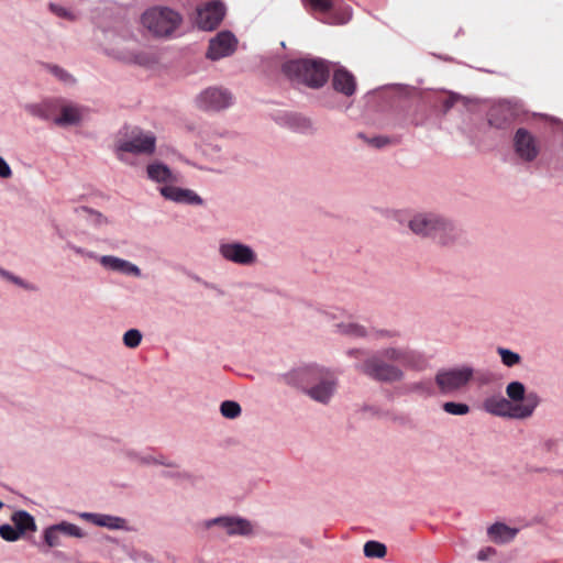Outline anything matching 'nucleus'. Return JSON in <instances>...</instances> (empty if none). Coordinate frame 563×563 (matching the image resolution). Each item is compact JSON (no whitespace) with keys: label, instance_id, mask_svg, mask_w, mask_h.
<instances>
[{"label":"nucleus","instance_id":"obj_36","mask_svg":"<svg viewBox=\"0 0 563 563\" xmlns=\"http://www.w3.org/2000/svg\"><path fill=\"white\" fill-rule=\"evenodd\" d=\"M496 550L492 547L484 548L477 553V559L481 561L487 560L489 556L495 555Z\"/></svg>","mask_w":563,"mask_h":563},{"label":"nucleus","instance_id":"obj_3","mask_svg":"<svg viewBox=\"0 0 563 563\" xmlns=\"http://www.w3.org/2000/svg\"><path fill=\"white\" fill-rule=\"evenodd\" d=\"M290 380L320 402H327L334 390V382L324 377L323 372L314 366L296 369L290 374Z\"/></svg>","mask_w":563,"mask_h":563},{"label":"nucleus","instance_id":"obj_8","mask_svg":"<svg viewBox=\"0 0 563 563\" xmlns=\"http://www.w3.org/2000/svg\"><path fill=\"white\" fill-rule=\"evenodd\" d=\"M423 225L424 238L429 236L443 245L453 242L457 236L456 229L435 214L430 213L426 216Z\"/></svg>","mask_w":563,"mask_h":563},{"label":"nucleus","instance_id":"obj_32","mask_svg":"<svg viewBox=\"0 0 563 563\" xmlns=\"http://www.w3.org/2000/svg\"><path fill=\"white\" fill-rule=\"evenodd\" d=\"M0 536L5 541L12 542L16 541L21 537V533L18 531L15 527H12L10 525H2L0 526Z\"/></svg>","mask_w":563,"mask_h":563},{"label":"nucleus","instance_id":"obj_19","mask_svg":"<svg viewBox=\"0 0 563 563\" xmlns=\"http://www.w3.org/2000/svg\"><path fill=\"white\" fill-rule=\"evenodd\" d=\"M212 523L223 527L228 534L231 536H245L249 534L252 530L250 522L241 518L220 517L212 520Z\"/></svg>","mask_w":563,"mask_h":563},{"label":"nucleus","instance_id":"obj_23","mask_svg":"<svg viewBox=\"0 0 563 563\" xmlns=\"http://www.w3.org/2000/svg\"><path fill=\"white\" fill-rule=\"evenodd\" d=\"M147 176L150 179L157 183H173L176 181L170 169L162 163H153L147 166Z\"/></svg>","mask_w":563,"mask_h":563},{"label":"nucleus","instance_id":"obj_35","mask_svg":"<svg viewBox=\"0 0 563 563\" xmlns=\"http://www.w3.org/2000/svg\"><path fill=\"white\" fill-rule=\"evenodd\" d=\"M49 7H51V10L54 13H56L58 16L66 18L69 20L74 19V15L67 9L55 5V4H51Z\"/></svg>","mask_w":563,"mask_h":563},{"label":"nucleus","instance_id":"obj_44","mask_svg":"<svg viewBox=\"0 0 563 563\" xmlns=\"http://www.w3.org/2000/svg\"><path fill=\"white\" fill-rule=\"evenodd\" d=\"M3 507V503L0 500V509Z\"/></svg>","mask_w":563,"mask_h":563},{"label":"nucleus","instance_id":"obj_6","mask_svg":"<svg viewBox=\"0 0 563 563\" xmlns=\"http://www.w3.org/2000/svg\"><path fill=\"white\" fill-rule=\"evenodd\" d=\"M528 404H531L528 401ZM483 409L494 416L512 419H526L530 417L531 405L512 406L505 397L496 395L487 397L483 401Z\"/></svg>","mask_w":563,"mask_h":563},{"label":"nucleus","instance_id":"obj_27","mask_svg":"<svg viewBox=\"0 0 563 563\" xmlns=\"http://www.w3.org/2000/svg\"><path fill=\"white\" fill-rule=\"evenodd\" d=\"M443 410L453 416H465L470 412V406L462 402L446 401L442 405Z\"/></svg>","mask_w":563,"mask_h":563},{"label":"nucleus","instance_id":"obj_18","mask_svg":"<svg viewBox=\"0 0 563 563\" xmlns=\"http://www.w3.org/2000/svg\"><path fill=\"white\" fill-rule=\"evenodd\" d=\"M332 86L335 91L350 97L354 95L356 90L355 77L345 68H338L333 73Z\"/></svg>","mask_w":563,"mask_h":563},{"label":"nucleus","instance_id":"obj_22","mask_svg":"<svg viewBox=\"0 0 563 563\" xmlns=\"http://www.w3.org/2000/svg\"><path fill=\"white\" fill-rule=\"evenodd\" d=\"M100 263L104 267H108L112 271L122 272L124 274L135 275V276L140 275V269L137 266L133 265L132 263H130L128 261H124V260H121V258H118L114 256H110V255L102 256L100 258Z\"/></svg>","mask_w":563,"mask_h":563},{"label":"nucleus","instance_id":"obj_11","mask_svg":"<svg viewBox=\"0 0 563 563\" xmlns=\"http://www.w3.org/2000/svg\"><path fill=\"white\" fill-rule=\"evenodd\" d=\"M225 10L220 2H210L197 12V25L205 31L214 30L223 20Z\"/></svg>","mask_w":563,"mask_h":563},{"label":"nucleus","instance_id":"obj_25","mask_svg":"<svg viewBox=\"0 0 563 563\" xmlns=\"http://www.w3.org/2000/svg\"><path fill=\"white\" fill-rule=\"evenodd\" d=\"M387 548L384 543L378 541H367L364 544V554L366 558L382 559L386 555Z\"/></svg>","mask_w":563,"mask_h":563},{"label":"nucleus","instance_id":"obj_14","mask_svg":"<svg viewBox=\"0 0 563 563\" xmlns=\"http://www.w3.org/2000/svg\"><path fill=\"white\" fill-rule=\"evenodd\" d=\"M236 40L230 32H221L210 41L207 57L217 60L229 56L235 49Z\"/></svg>","mask_w":563,"mask_h":563},{"label":"nucleus","instance_id":"obj_26","mask_svg":"<svg viewBox=\"0 0 563 563\" xmlns=\"http://www.w3.org/2000/svg\"><path fill=\"white\" fill-rule=\"evenodd\" d=\"M303 5L317 12L327 13L333 8V0H301Z\"/></svg>","mask_w":563,"mask_h":563},{"label":"nucleus","instance_id":"obj_39","mask_svg":"<svg viewBox=\"0 0 563 563\" xmlns=\"http://www.w3.org/2000/svg\"><path fill=\"white\" fill-rule=\"evenodd\" d=\"M12 175L10 166L5 163V161L0 157V177L9 178Z\"/></svg>","mask_w":563,"mask_h":563},{"label":"nucleus","instance_id":"obj_24","mask_svg":"<svg viewBox=\"0 0 563 563\" xmlns=\"http://www.w3.org/2000/svg\"><path fill=\"white\" fill-rule=\"evenodd\" d=\"M12 522L21 536L27 531L36 530L34 518L24 510L14 512L12 516Z\"/></svg>","mask_w":563,"mask_h":563},{"label":"nucleus","instance_id":"obj_42","mask_svg":"<svg viewBox=\"0 0 563 563\" xmlns=\"http://www.w3.org/2000/svg\"><path fill=\"white\" fill-rule=\"evenodd\" d=\"M452 106H453V99L452 98H448L444 101V110L448 111Z\"/></svg>","mask_w":563,"mask_h":563},{"label":"nucleus","instance_id":"obj_5","mask_svg":"<svg viewBox=\"0 0 563 563\" xmlns=\"http://www.w3.org/2000/svg\"><path fill=\"white\" fill-rule=\"evenodd\" d=\"M33 113L45 119L53 120L56 125H75L81 120L80 109L73 104L47 101L41 106L34 107Z\"/></svg>","mask_w":563,"mask_h":563},{"label":"nucleus","instance_id":"obj_13","mask_svg":"<svg viewBox=\"0 0 563 563\" xmlns=\"http://www.w3.org/2000/svg\"><path fill=\"white\" fill-rule=\"evenodd\" d=\"M156 139L152 133L139 132L131 140L121 142L118 151L133 154H152L155 151Z\"/></svg>","mask_w":563,"mask_h":563},{"label":"nucleus","instance_id":"obj_9","mask_svg":"<svg viewBox=\"0 0 563 563\" xmlns=\"http://www.w3.org/2000/svg\"><path fill=\"white\" fill-rule=\"evenodd\" d=\"M232 102L231 93L221 88H208L196 99L197 107L205 111H219Z\"/></svg>","mask_w":563,"mask_h":563},{"label":"nucleus","instance_id":"obj_20","mask_svg":"<svg viewBox=\"0 0 563 563\" xmlns=\"http://www.w3.org/2000/svg\"><path fill=\"white\" fill-rule=\"evenodd\" d=\"M518 531V529L510 528L503 522H496L487 529V534L493 542L504 544L512 541Z\"/></svg>","mask_w":563,"mask_h":563},{"label":"nucleus","instance_id":"obj_33","mask_svg":"<svg viewBox=\"0 0 563 563\" xmlns=\"http://www.w3.org/2000/svg\"><path fill=\"white\" fill-rule=\"evenodd\" d=\"M58 528L60 530V533L69 536V537H82L81 529L77 527L76 525L69 523V522H62L58 523Z\"/></svg>","mask_w":563,"mask_h":563},{"label":"nucleus","instance_id":"obj_34","mask_svg":"<svg viewBox=\"0 0 563 563\" xmlns=\"http://www.w3.org/2000/svg\"><path fill=\"white\" fill-rule=\"evenodd\" d=\"M340 329L342 333L352 335V336H364L365 335V329L361 325L354 324V323H347L340 325Z\"/></svg>","mask_w":563,"mask_h":563},{"label":"nucleus","instance_id":"obj_28","mask_svg":"<svg viewBox=\"0 0 563 563\" xmlns=\"http://www.w3.org/2000/svg\"><path fill=\"white\" fill-rule=\"evenodd\" d=\"M220 411L223 417L234 419L241 413V406L232 400H225L220 406Z\"/></svg>","mask_w":563,"mask_h":563},{"label":"nucleus","instance_id":"obj_43","mask_svg":"<svg viewBox=\"0 0 563 563\" xmlns=\"http://www.w3.org/2000/svg\"><path fill=\"white\" fill-rule=\"evenodd\" d=\"M395 217L397 218L398 221L402 222L405 220V218L408 217V214H405L404 212H396L395 213Z\"/></svg>","mask_w":563,"mask_h":563},{"label":"nucleus","instance_id":"obj_38","mask_svg":"<svg viewBox=\"0 0 563 563\" xmlns=\"http://www.w3.org/2000/svg\"><path fill=\"white\" fill-rule=\"evenodd\" d=\"M409 228L413 233L419 234L422 231V220L420 218L409 220Z\"/></svg>","mask_w":563,"mask_h":563},{"label":"nucleus","instance_id":"obj_2","mask_svg":"<svg viewBox=\"0 0 563 563\" xmlns=\"http://www.w3.org/2000/svg\"><path fill=\"white\" fill-rule=\"evenodd\" d=\"M283 73L294 82L319 88L327 82L330 69L322 59H292L283 65Z\"/></svg>","mask_w":563,"mask_h":563},{"label":"nucleus","instance_id":"obj_40","mask_svg":"<svg viewBox=\"0 0 563 563\" xmlns=\"http://www.w3.org/2000/svg\"><path fill=\"white\" fill-rule=\"evenodd\" d=\"M0 273H1V275L7 277L8 279L12 280L14 284L20 285V286H24L23 282L19 277L12 276L11 274H9L8 272H4L2 269H0Z\"/></svg>","mask_w":563,"mask_h":563},{"label":"nucleus","instance_id":"obj_1","mask_svg":"<svg viewBox=\"0 0 563 563\" xmlns=\"http://www.w3.org/2000/svg\"><path fill=\"white\" fill-rule=\"evenodd\" d=\"M412 355L408 351L387 349L382 355H372L361 365L358 371L364 375L378 382H396L402 376L397 365L389 364L386 361H393L397 364L407 366L412 364Z\"/></svg>","mask_w":563,"mask_h":563},{"label":"nucleus","instance_id":"obj_37","mask_svg":"<svg viewBox=\"0 0 563 563\" xmlns=\"http://www.w3.org/2000/svg\"><path fill=\"white\" fill-rule=\"evenodd\" d=\"M48 69L56 76L58 77L60 80H68V78H70V76L65 71L63 70L62 68H59L58 66H48Z\"/></svg>","mask_w":563,"mask_h":563},{"label":"nucleus","instance_id":"obj_12","mask_svg":"<svg viewBox=\"0 0 563 563\" xmlns=\"http://www.w3.org/2000/svg\"><path fill=\"white\" fill-rule=\"evenodd\" d=\"M220 254L227 261L240 265H251L256 261V255L250 246L235 242L221 244Z\"/></svg>","mask_w":563,"mask_h":563},{"label":"nucleus","instance_id":"obj_4","mask_svg":"<svg viewBox=\"0 0 563 563\" xmlns=\"http://www.w3.org/2000/svg\"><path fill=\"white\" fill-rule=\"evenodd\" d=\"M181 15L167 7H152L141 16L142 25L153 35L167 37L172 35L180 25Z\"/></svg>","mask_w":563,"mask_h":563},{"label":"nucleus","instance_id":"obj_21","mask_svg":"<svg viewBox=\"0 0 563 563\" xmlns=\"http://www.w3.org/2000/svg\"><path fill=\"white\" fill-rule=\"evenodd\" d=\"M81 517L96 526L107 527L109 529H124L126 523L125 519L110 515L85 512Z\"/></svg>","mask_w":563,"mask_h":563},{"label":"nucleus","instance_id":"obj_41","mask_svg":"<svg viewBox=\"0 0 563 563\" xmlns=\"http://www.w3.org/2000/svg\"><path fill=\"white\" fill-rule=\"evenodd\" d=\"M371 143L376 147H383L388 143V140L386 137H375L371 141Z\"/></svg>","mask_w":563,"mask_h":563},{"label":"nucleus","instance_id":"obj_15","mask_svg":"<svg viewBox=\"0 0 563 563\" xmlns=\"http://www.w3.org/2000/svg\"><path fill=\"white\" fill-rule=\"evenodd\" d=\"M506 395L512 406H527L531 402L530 417L538 407L540 399L536 393L526 394V387L520 382H511L506 387Z\"/></svg>","mask_w":563,"mask_h":563},{"label":"nucleus","instance_id":"obj_10","mask_svg":"<svg viewBox=\"0 0 563 563\" xmlns=\"http://www.w3.org/2000/svg\"><path fill=\"white\" fill-rule=\"evenodd\" d=\"M516 154L526 162H532L539 155L537 139L526 129H518L514 137Z\"/></svg>","mask_w":563,"mask_h":563},{"label":"nucleus","instance_id":"obj_31","mask_svg":"<svg viewBox=\"0 0 563 563\" xmlns=\"http://www.w3.org/2000/svg\"><path fill=\"white\" fill-rule=\"evenodd\" d=\"M60 530L58 525L52 526L45 530L44 539L49 547H56L59 544Z\"/></svg>","mask_w":563,"mask_h":563},{"label":"nucleus","instance_id":"obj_17","mask_svg":"<svg viewBox=\"0 0 563 563\" xmlns=\"http://www.w3.org/2000/svg\"><path fill=\"white\" fill-rule=\"evenodd\" d=\"M161 194L168 200L188 205H202V199L190 189H183L174 186H164Z\"/></svg>","mask_w":563,"mask_h":563},{"label":"nucleus","instance_id":"obj_7","mask_svg":"<svg viewBox=\"0 0 563 563\" xmlns=\"http://www.w3.org/2000/svg\"><path fill=\"white\" fill-rule=\"evenodd\" d=\"M474 371L470 366L440 371L435 383L443 394L454 393L464 388L472 379Z\"/></svg>","mask_w":563,"mask_h":563},{"label":"nucleus","instance_id":"obj_29","mask_svg":"<svg viewBox=\"0 0 563 563\" xmlns=\"http://www.w3.org/2000/svg\"><path fill=\"white\" fill-rule=\"evenodd\" d=\"M497 352L500 355L501 362L504 363V365H506L508 367L515 366V365L519 364L521 361L520 355L510 350H507L504 347H498Z\"/></svg>","mask_w":563,"mask_h":563},{"label":"nucleus","instance_id":"obj_30","mask_svg":"<svg viewBox=\"0 0 563 563\" xmlns=\"http://www.w3.org/2000/svg\"><path fill=\"white\" fill-rule=\"evenodd\" d=\"M142 341V333L136 329L128 330L123 335V343L130 349H135Z\"/></svg>","mask_w":563,"mask_h":563},{"label":"nucleus","instance_id":"obj_16","mask_svg":"<svg viewBox=\"0 0 563 563\" xmlns=\"http://www.w3.org/2000/svg\"><path fill=\"white\" fill-rule=\"evenodd\" d=\"M515 110L508 102H498L488 111V122L492 126L504 129L515 120Z\"/></svg>","mask_w":563,"mask_h":563}]
</instances>
